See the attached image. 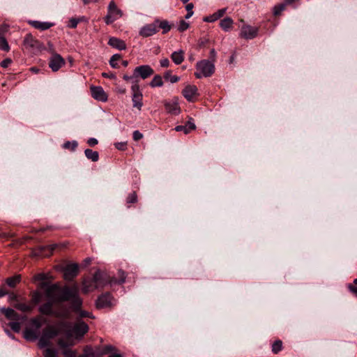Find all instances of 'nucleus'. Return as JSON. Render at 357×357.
<instances>
[{"label": "nucleus", "mask_w": 357, "mask_h": 357, "mask_svg": "<svg viewBox=\"0 0 357 357\" xmlns=\"http://www.w3.org/2000/svg\"><path fill=\"white\" fill-rule=\"evenodd\" d=\"M54 289H59V295L58 301L59 302H69L70 307L77 315V320H81L82 318L94 319L93 315L87 311L82 310V299L79 296V288L77 283L71 287L64 286L59 288L57 285L53 286Z\"/></svg>", "instance_id": "1"}, {"label": "nucleus", "mask_w": 357, "mask_h": 357, "mask_svg": "<svg viewBox=\"0 0 357 357\" xmlns=\"http://www.w3.org/2000/svg\"><path fill=\"white\" fill-rule=\"evenodd\" d=\"M126 278V274L122 270H119L118 278L109 277L100 271H97L91 278L84 280L83 291L85 294H87L96 289L102 288L107 284H123Z\"/></svg>", "instance_id": "2"}, {"label": "nucleus", "mask_w": 357, "mask_h": 357, "mask_svg": "<svg viewBox=\"0 0 357 357\" xmlns=\"http://www.w3.org/2000/svg\"><path fill=\"white\" fill-rule=\"evenodd\" d=\"M196 70L197 78L211 77L215 72V65L213 61L204 59L197 63Z\"/></svg>", "instance_id": "3"}, {"label": "nucleus", "mask_w": 357, "mask_h": 357, "mask_svg": "<svg viewBox=\"0 0 357 357\" xmlns=\"http://www.w3.org/2000/svg\"><path fill=\"white\" fill-rule=\"evenodd\" d=\"M123 15V12L120 10L114 1L109 2L107 7V14L105 17V22L107 24H110L117 20Z\"/></svg>", "instance_id": "4"}, {"label": "nucleus", "mask_w": 357, "mask_h": 357, "mask_svg": "<svg viewBox=\"0 0 357 357\" xmlns=\"http://www.w3.org/2000/svg\"><path fill=\"white\" fill-rule=\"evenodd\" d=\"M0 311L8 319L13 321L9 324L12 330L15 332H19L20 330V324L17 321L20 318V314L11 308L2 307L0 309Z\"/></svg>", "instance_id": "5"}, {"label": "nucleus", "mask_w": 357, "mask_h": 357, "mask_svg": "<svg viewBox=\"0 0 357 357\" xmlns=\"http://www.w3.org/2000/svg\"><path fill=\"white\" fill-rule=\"evenodd\" d=\"M24 45L26 49L36 53L44 49L43 45L36 40L31 33L25 36L24 39Z\"/></svg>", "instance_id": "6"}, {"label": "nucleus", "mask_w": 357, "mask_h": 357, "mask_svg": "<svg viewBox=\"0 0 357 357\" xmlns=\"http://www.w3.org/2000/svg\"><path fill=\"white\" fill-rule=\"evenodd\" d=\"M132 100L135 108L140 110L142 107V93L140 91L139 86H131Z\"/></svg>", "instance_id": "7"}, {"label": "nucleus", "mask_w": 357, "mask_h": 357, "mask_svg": "<svg viewBox=\"0 0 357 357\" xmlns=\"http://www.w3.org/2000/svg\"><path fill=\"white\" fill-rule=\"evenodd\" d=\"M134 73L136 79L139 80V77L145 79L153 74V70L148 65H143L136 67L134 69Z\"/></svg>", "instance_id": "8"}, {"label": "nucleus", "mask_w": 357, "mask_h": 357, "mask_svg": "<svg viewBox=\"0 0 357 357\" xmlns=\"http://www.w3.org/2000/svg\"><path fill=\"white\" fill-rule=\"evenodd\" d=\"M78 273L79 266L77 264H68L64 270V278L68 281H73Z\"/></svg>", "instance_id": "9"}, {"label": "nucleus", "mask_w": 357, "mask_h": 357, "mask_svg": "<svg viewBox=\"0 0 357 357\" xmlns=\"http://www.w3.org/2000/svg\"><path fill=\"white\" fill-rule=\"evenodd\" d=\"M112 296L110 293L106 292L99 296L96 301V307L98 309L110 307Z\"/></svg>", "instance_id": "10"}, {"label": "nucleus", "mask_w": 357, "mask_h": 357, "mask_svg": "<svg viewBox=\"0 0 357 357\" xmlns=\"http://www.w3.org/2000/svg\"><path fill=\"white\" fill-rule=\"evenodd\" d=\"M65 62L63 59L58 54H54L50 59L49 67L52 71H57Z\"/></svg>", "instance_id": "11"}, {"label": "nucleus", "mask_w": 357, "mask_h": 357, "mask_svg": "<svg viewBox=\"0 0 357 357\" xmlns=\"http://www.w3.org/2000/svg\"><path fill=\"white\" fill-rule=\"evenodd\" d=\"M89 326L82 320H77L75 324L73 331L76 335L79 337H83L89 331Z\"/></svg>", "instance_id": "12"}, {"label": "nucleus", "mask_w": 357, "mask_h": 357, "mask_svg": "<svg viewBox=\"0 0 357 357\" xmlns=\"http://www.w3.org/2000/svg\"><path fill=\"white\" fill-rule=\"evenodd\" d=\"M158 32L155 22L152 24H146L140 29L139 35L142 37H149Z\"/></svg>", "instance_id": "13"}, {"label": "nucleus", "mask_w": 357, "mask_h": 357, "mask_svg": "<svg viewBox=\"0 0 357 357\" xmlns=\"http://www.w3.org/2000/svg\"><path fill=\"white\" fill-rule=\"evenodd\" d=\"M91 96L96 100L100 101H106L107 96L103 89L100 86H91Z\"/></svg>", "instance_id": "14"}, {"label": "nucleus", "mask_w": 357, "mask_h": 357, "mask_svg": "<svg viewBox=\"0 0 357 357\" xmlns=\"http://www.w3.org/2000/svg\"><path fill=\"white\" fill-rule=\"evenodd\" d=\"M53 307L54 303L52 301L50 300L45 302V303L42 304L39 307L38 311L40 312V314L43 315L51 316L54 314Z\"/></svg>", "instance_id": "15"}, {"label": "nucleus", "mask_w": 357, "mask_h": 357, "mask_svg": "<svg viewBox=\"0 0 357 357\" xmlns=\"http://www.w3.org/2000/svg\"><path fill=\"white\" fill-rule=\"evenodd\" d=\"M183 96L188 100H192L197 96V88L194 85H188L183 90Z\"/></svg>", "instance_id": "16"}, {"label": "nucleus", "mask_w": 357, "mask_h": 357, "mask_svg": "<svg viewBox=\"0 0 357 357\" xmlns=\"http://www.w3.org/2000/svg\"><path fill=\"white\" fill-rule=\"evenodd\" d=\"M108 45L119 50H123L126 48L125 42L118 38L111 37L109 39Z\"/></svg>", "instance_id": "17"}, {"label": "nucleus", "mask_w": 357, "mask_h": 357, "mask_svg": "<svg viewBox=\"0 0 357 357\" xmlns=\"http://www.w3.org/2000/svg\"><path fill=\"white\" fill-rule=\"evenodd\" d=\"M29 24L34 27L35 29L44 31L50 29L52 27L54 24L50 22H40V21H30Z\"/></svg>", "instance_id": "18"}, {"label": "nucleus", "mask_w": 357, "mask_h": 357, "mask_svg": "<svg viewBox=\"0 0 357 357\" xmlns=\"http://www.w3.org/2000/svg\"><path fill=\"white\" fill-rule=\"evenodd\" d=\"M59 335V331L52 326L45 328L43 332V335L50 340L58 336Z\"/></svg>", "instance_id": "19"}, {"label": "nucleus", "mask_w": 357, "mask_h": 357, "mask_svg": "<svg viewBox=\"0 0 357 357\" xmlns=\"http://www.w3.org/2000/svg\"><path fill=\"white\" fill-rule=\"evenodd\" d=\"M196 128L194 123L188 121L185 125H179L175 128L177 132L183 131L185 134L189 133L191 130H195Z\"/></svg>", "instance_id": "20"}, {"label": "nucleus", "mask_w": 357, "mask_h": 357, "mask_svg": "<svg viewBox=\"0 0 357 357\" xmlns=\"http://www.w3.org/2000/svg\"><path fill=\"white\" fill-rule=\"evenodd\" d=\"M165 105L167 112H177L181 110L178 100L176 98L167 101Z\"/></svg>", "instance_id": "21"}, {"label": "nucleus", "mask_w": 357, "mask_h": 357, "mask_svg": "<svg viewBox=\"0 0 357 357\" xmlns=\"http://www.w3.org/2000/svg\"><path fill=\"white\" fill-rule=\"evenodd\" d=\"M171 59L176 64H181L184 60V52L182 50L175 51L172 53Z\"/></svg>", "instance_id": "22"}, {"label": "nucleus", "mask_w": 357, "mask_h": 357, "mask_svg": "<svg viewBox=\"0 0 357 357\" xmlns=\"http://www.w3.org/2000/svg\"><path fill=\"white\" fill-rule=\"evenodd\" d=\"M24 335L28 340H36L39 337V332L33 328H27L24 331Z\"/></svg>", "instance_id": "23"}, {"label": "nucleus", "mask_w": 357, "mask_h": 357, "mask_svg": "<svg viewBox=\"0 0 357 357\" xmlns=\"http://www.w3.org/2000/svg\"><path fill=\"white\" fill-rule=\"evenodd\" d=\"M14 307L23 312H31L33 310V306L25 303H22L20 301L16 303H14Z\"/></svg>", "instance_id": "24"}, {"label": "nucleus", "mask_w": 357, "mask_h": 357, "mask_svg": "<svg viewBox=\"0 0 357 357\" xmlns=\"http://www.w3.org/2000/svg\"><path fill=\"white\" fill-rule=\"evenodd\" d=\"M21 275H15L13 277L8 278L6 280V283L10 288H15L17 284L21 282Z\"/></svg>", "instance_id": "25"}, {"label": "nucleus", "mask_w": 357, "mask_h": 357, "mask_svg": "<svg viewBox=\"0 0 357 357\" xmlns=\"http://www.w3.org/2000/svg\"><path fill=\"white\" fill-rule=\"evenodd\" d=\"M156 25V29L160 28L162 29V33H166L171 29V26L167 20L160 21L159 20H156L154 21Z\"/></svg>", "instance_id": "26"}, {"label": "nucleus", "mask_w": 357, "mask_h": 357, "mask_svg": "<svg viewBox=\"0 0 357 357\" xmlns=\"http://www.w3.org/2000/svg\"><path fill=\"white\" fill-rule=\"evenodd\" d=\"M31 306H33V307L35 306H36L37 305H38L41 301H42V299H43V294L42 293L39 292V291H33L31 293Z\"/></svg>", "instance_id": "27"}, {"label": "nucleus", "mask_w": 357, "mask_h": 357, "mask_svg": "<svg viewBox=\"0 0 357 357\" xmlns=\"http://www.w3.org/2000/svg\"><path fill=\"white\" fill-rule=\"evenodd\" d=\"M233 25V20L231 17H225L220 22V26L225 31H229Z\"/></svg>", "instance_id": "28"}, {"label": "nucleus", "mask_w": 357, "mask_h": 357, "mask_svg": "<svg viewBox=\"0 0 357 357\" xmlns=\"http://www.w3.org/2000/svg\"><path fill=\"white\" fill-rule=\"evenodd\" d=\"M84 153L86 157L93 162H97L99 160V154L97 151H93L90 149H86L84 151Z\"/></svg>", "instance_id": "29"}, {"label": "nucleus", "mask_w": 357, "mask_h": 357, "mask_svg": "<svg viewBox=\"0 0 357 357\" xmlns=\"http://www.w3.org/2000/svg\"><path fill=\"white\" fill-rule=\"evenodd\" d=\"M258 33V29L247 25V40L255 38Z\"/></svg>", "instance_id": "30"}, {"label": "nucleus", "mask_w": 357, "mask_h": 357, "mask_svg": "<svg viewBox=\"0 0 357 357\" xmlns=\"http://www.w3.org/2000/svg\"><path fill=\"white\" fill-rule=\"evenodd\" d=\"M123 79L126 81V82H128L131 84V86H139V80L137 79H136L135 77V73H133L132 75H124L123 76Z\"/></svg>", "instance_id": "31"}, {"label": "nucleus", "mask_w": 357, "mask_h": 357, "mask_svg": "<svg viewBox=\"0 0 357 357\" xmlns=\"http://www.w3.org/2000/svg\"><path fill=\"white\" fill-rule=\"evenodd\" d=\"M31 328L38 331L43 326V322L40 318H33L31 319Z\"/></svg>", "instance_id": "32"}, {"label": "nucleus", "mask_w": 357, "mask_h": 357, "mask_svg": "<svg viewBox=\"0 0 357 357\" xmlns=\"http://www.w3.org/2000/svg\"><path fill=\"white\" fill-rule=\"evenodd\" d=\"M163 85V82L162 77L160 75H155L150 83V86L151 87H157L162 86Z\"/></svg>", "instance_id": "33"}, {"label": "nucleus", "mask_w": 357, "mask_h": 357, "mask_svg": "<svg viewBox=\"0 0 357 357\" xmlns=\"http://www.w3.org/2000/svg\"><path fill=\"white\" fill-rule=\"evenodd\" d=\"M282 349V342L280 340L275 341L272 344L273 353L278 354Z\"/></svg>", "instance_id": "34"}, {"label": "nucleus", "mask_w": 357, "mask_h": 357, "mask_svg": "<svg viewBox=\"0 0 357 357\" xmlns=\"http://www.w3.org/2000/svg\"><path fill=\"white\" fill-rule=\"evenodd\" d=\"M38 345L40 348H49L51 345V342L50 340L42 335L39 340Z\"/></svg>", "instance_id": "35"}, {"label": "nucleus", "mask_w": 357, "mask_h": 357, "mask_svg": "<svg viewBox=\"0 0 357 357\" xmlns=\"http://www.w3.org/2000/svg\"><path fill=\"white\" fill-rule=\"evenodd\" d=\"M44 357H57V351L54 348H46L43 351Z\"/></svg>", "instance_id": "36"}, {"label": "nucleus", "mask_w": 357, "mask_h": 357, "mask_svg": "<svg viewBox=\"0 0 357 357\" xmlns=\"http://www.w3.org/2000/svg\"><path fill=\"white\" fill-rule=\"evenodd\" d=\"M121 55L116 54H114L109 59V65L112 68H117L119 67L117 61L120 60Z\"/></svg>", "instance_id": "37"}, {"label": "nucleus", "mask_w": 357, "mask_h": 357, "mask_svg": "<svg viewBox=\"0 0 357 357\" xmlns=\"http://www.w3.org/2000/svg\"><path fill=\"white\" fill-rule=\"evenodd\" d=\"M164 77L166 80L170 82L171 83H176L179 80V77L176 75H172L169 71L166 72L165 73Z\"/></svg>", "instance_id": "38"}, {"label": "nucleus", "mask_w": 357, "mask_h": 357, "mask_svg": "<svg viewBox=\"0 0 357 357\" xmlns=\"http://www.w3.org/2000/svg\"><path fill=\"white\" fill-rule=\"evenodd\" d=\"M0 50L6 52H8L10 50V46L7 40L3 36H0Z\"/></svg>", "instance_id": "39"}, {"label": "nucleus", "mask_w": 357, "mask_h": 357, "mask_svg": "<svg viewBox=\"0 0 357 357\" xmlns=\"http://www.w3.org/2000/svg\"><path fill=\"white\" fill-rule=\"evenodd\" d=\"M77 146L78 143L77 142V141H73L72 142L68 141L63 144V147L66 149L75 151Z\"/></svg>", "instance_id": "40"}, {"label": "nucleus", "mask_w": 357, "mask_h": 357, "mask_svg": "<svg viewBox=\"0 0 357 357\" xmlns=\"http://www.w3.org/2000/svg\"><path fill=\"white\" fill-rule=\"evenodd\" d=\"M285 8H286L285 3H280V4L276 5L274 7V15L279 16L281 14V13L285 10Z\"/></svg>", "instance_id": "41"}, {"label": "nucleus", "mask_w": 357, "mask_h": 357, "mask_svg": "<svg viewBox=\"0 0 357 357\" xmlns=\"http://www.w3.org/2000/svg\"><path fill=\"white\" fill-rule=\"evenodd\" d=\"M137 201V196L135 192L128 195L126 199L127 204H134Z\"/></svg>", "instance_id": "42"}, {"label": "nucleus", "mask_w": 357, "mask_h": 357, "mask_svg": "<svg viewBox=\"0 0 357 357\" xmlns=\"http://www.w3.org/2000/svg\"><path fill=\"white\" fill-rule=\"evenodd\" d=\"M8 295L9 301L13 305H14V303H16L17 301H19L18 296L15 293L9 291Z\"/></svg>", "instance_id": "43"}, {"label": "nucleus", "mask_w": 357, "mask_h": 357, "mask_svg": "<svg viewBox=\"0 0 357 357\" xmlns=\"http://www.w3.org/2000/svg\"><path fill=\"white\" fill-rule=\"evenodd\" d=\"M189 27V24L186 22L185 20H181L178 29L179 31H184Z\"/></svg>", "instance_id": "44"}, {"label": "nucleus", "mask_w": 357, "mask_h": 357, "mask_svg": "<svg viewBox=\"0 0 357 357\" xmlns=\"http://www.w3.org/2000/svg\"><path fill=\"white\" fill-rule=\"evenodd\" d=\"M226 10H227L226 8H222V9L218 10L215 13H214L213 15L215 17V18L217 20H218L219 18L222 17L224 15V14L225 13Z\"/></svg>", "instance_id": "45"}, {"label": "nucleus", "mask_w": 357, "mask_h": 357, "mask_svg": "<svg viewBox=\"0 0 357 357\" xmlns=\"http://www.w3.org/2000/svg\"><path fill=\"white\" fill-rule=\"evenodd\" d=\"M79 20L78 19L72 18L69 21L68 27L75 29L77 27Z\"/></svg>", "instance_id": "46"}, {"label": "nucleus", "mask_w": 357, "mask_h": 357, "mask_svg": "<svg viewBox=\"0 0 357 357\" xmlns=\"http://www.w3.org/2000/svg\"><path fill=\"white\" fill-rule=\"evenodd\" d=\"M132 137L135 141H139L143 137V135L138 130L133 132Z\"/></svg>", "instance_id": "47"}, {"label": "nucleus", "mask_w": 357, "mask_h": 357, "mask_svg": "<svg viewBox=\"0 0 357 357\" xmlns=\"http://www.w3.org/2000/svg\"><path fill=\"white\" fill-rule=\"evenodd\" d=\"M114 350V347L111 345H106L103 348L102 354H107L112 352Z\"/></svg>", "instance_id": "48"}, {"label": "nucleus", "mask_w": 357, "mask_h": 357, "mask_svg": "<svg viewBox=\"0 0 357 357\" xmlns=\"http://www.w3.org/2000/svg\"><path fill=\"white\" fill-rule=\"evenodd\" d=\"M127 144L126 142H117L115 144V147L123 151L126 149Z\"/></svg>", "instance_id": "49"}, {"label": "nucleus", "mask_w": 357, "mask_h": 357, "mask_svg": "<svg viewBox=\"0 0 357 357\" xmlns=\"http://www.w3.org/2000/svg\"><path fill=\"white\" fill-rule=\"evenodd\" d=\"M12 63V60L10 59H6L3 61L1 62V66L2 68H7L9 66V65Z\"/></svg>", "instance_id": "50"}, {"label": "nucleus", "mask_w": 357, "mask_h": 357, "mask_svg": "<svg viewBox=\"0 0 357 357\" xmlns=\"http://www.w3.org/2000/svg\"><path fill=\"white\" fill-rule=\"evenodd\" d=\"M59 345L63 349H66L68 347L69 344L66 340H64L63 339H60L58 342Z\"/></svg>", "instance_id": "51"}, {"label": "nucleus", "mask_w": 357, "mask_h": 357, "mask_svg": "<svg viewBox=\"0 0 357 357\" xmlns=\"http://www.w3.org/2000/svg\"><path fill=\"white\" fill-rule=\"evenodd\" d=\"M160 63L161 67L167 68L169 66V61L167 58H165L160 60Z\"/></svg>", "instance_id": "52"}, {"label": "nucleus", "mask_w": 357, "mask_h": 357, "mask_svg": "<svg viewBox=\"0 0 357 357\" xmlns=\"http://www.w3.org/2000/svg\"><path fill=\"white\" fill-rule=\"evenodd\" d=\"M204 20L207 22H213L217 20L214 15H211L209 16L206 17Z\"/></svg>", "instance_id": "53"}, {"label": "nucleus", "mask_w": 357, "mask_h": 357, "mask_svg": "<svg viewBox=\"0 0 357 357\" xmlns=\"http://www.w3.org/2000/svg\"><path fill=\"white\" fill-rule=\"evenodd\" d=\"M87 144L90 146H94L98 144V140L96 138H89L87 141Z\"/></svg>", "instance_id": "54"}, {"label": "nucleus", "mask_w": 357, "mask_h": 357, "mask_svg": "<svg viewBox=\"0 0 357 357\" xmlns=\"http://www.w3.org/2000/svg\"><path fill=\"white\" fill-rule=\"evenodd\" d=\"M66 357H75V354L70 349H66L64 352Z\"/></svg>", "instance_id": "55"}, {"label": "nucleus", "mask_w": 357, "mask_h": 357, "mask_svg": "<svg viewBox=\"0 0 357 357\" xmlns=\"http://www.w3.org/2000/svg\"><path fill=\"white\" fill-rule=\"evenodd\" d=\"M102 76L107 78L114 79L116 77L115 75L113 73H102Z\"/></svg>", "instance_id": "56"}, {"label": "nucleus", "mask_w": 357, "mask_h": 357, "mask_svg": "<svg viewBox=\"0 0 357 357\" xmlns=\"http://www.w3.org/2000/svg\"><path fill=\"white\" fill-rule=\"evenodd\" d=\"M8 31V27L6 25L0 26V36Z\"/></svg>", "instance_id": "57"}, {"label": "nucleus", "mask_w": 357, "mask_h": 357, "mask_svg": "<svg viewBox=\"0 0 357 357\" xmlns=\"http://www.w3.org/2000/svg\"><path fill=\"white\" fill-rule=\"evenodd\" d=\"M8 291L0 287V298L8 294Z\"/></svg>", "instance_id": "58"}, {"label": "nucleus", "mask_w": 357, "mask_h": 357, "mask_svg": "<svg viewBox=\"0 0 357 357\" xmlns=\"http://www.w3.org/2000/svg\"><path fill=\"white\" fill-rule=\"evenodd\" d=\"M210 56H211V58L213 59L212 61L214 62L215 56H216V52L214 49H212L210 51Z\"/></svg>", "instance_id": "59"}, {"label": "nucleus", "mask_w": 357, "mask_h": 357, "mask_svg": "<svg viewBox=\"0 0 357 357\" xmlns=\"http://www.w3.org/2000/svg\"><path fill=\"white\" fill-rule=\"evenodd\" d=\"M349 289L357 296V287L350 285Z\"/></svg>", "instance_id": "60"}, {"label": "nucleus", "mask_w": 357, "mask_h": 357, "mask_svg": "<svg viewBox=\"0 0 357 357\" xmlns=\"http://www.w3.org/2000/svg\"><path fill=\"white\" fill-rule=\"evenodd\" d=\"M193 8L194 6L192 3L187 4L185 6V9L187 11H192Z\"/></svg>", "instance_id": "61"}, {"label": "nucleus", "mask_w": 357, "mask_h": 357, "mask_svg": "<svg viewBox=\"0 0 357 357\" xmlns=\"http://www.w3.org/2000/svg\"><path fill=\"white\" fill-rule=\"evenodd\" d=\"M91 259L90 258H86L83 261V266H86L91 264Z\"/></svg>", "instance_id": "62"}, {"label": "nucleus", "mask_w": 357, "mask_h": 357, "mask_svg": "<svg viewBox=\"0 0 357 357\" xmlns=\"http://www.w3.org/2000/svg\"><path fill=\"white\" fill-rule=\"evenodd\" d=\"M126 91V89L123 87H119L117 88V92L119 93H125Z\"/></svg>", "instance_id": "63"}, {"label": "nucleus", "mask_w": 357, "mask_h": 357, "mask_svg": "<svg viewBox=\"0 0 357 357\" xmlns=\"http://www.w3.org/2000/svg\"><path fill=\"white\" fill-rule=\"evenodd\" d=\"M187 12L188 13H187V14H186L185 17V19H189L190 17L192 16L194 13H193V11H187Z\"/></svg>", "instance_id": "64"}]
</instances>
